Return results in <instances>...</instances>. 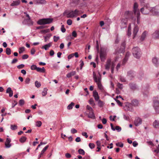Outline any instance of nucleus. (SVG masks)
<instances>
[{
	"label": "nucleus",
	"instance_id": "f3484780",
	"mask_svg": "<svg viewBox=\"0 0 159 159\" xmlns=\"http://www.w3.org/2000/svg\"><path fill=\"white\" fill-rule=\"evenodd\" d=\"M152 37L154 39L159 38V31H156L152 35Z\"/></svg>",
	"mask_w": 159,
	"mask_h": 159
},
{
	"label": "nucleus",
	"instance_id": "ddd939ff",
	"mask_svg": "<svg viewBox=\"0 0 159 159\" xmlns=\"http://www.w3.org/2000/svg\"><path fill=\"white\" fill-rule=\"evenodd\" d=\"M11 142V139L10 138H7L6 139V141L5 143L6 148H8L11 147V144L10 143Z\"/></svg>",
	"mask_w": 159,
	"mask_h": 159
},
{
	"label": "nucleus",
	"instance_id": "69168bd1",
	"mask_svg": "<svg viewBox=\"0 0 159 159\" xmlns=\"http://www.w3.org/2000/svg\"><path fill=\"white\" fill-rule=\"evenodd\" d=\"M86 108H87V109L89 111H93V109L89 105L87 106Z\"/></svg>",
	"mask_w": 159,
	"mask_h": 159
},
{
	"label": "nucleus",
	"instance_id": "6e6552de",
	"mask_svg": "<svg viewBox=\"0 0 159 159\" xmlns=\"http://www.w3.org/2000/svg\"><path fill=\"white\" fill-rule=\"evenodd\" d=\"M127 76L130 80H132L135 76V72L133 70H129L127 72Z\"/></svg>",
	"mask_w": 159,
	"mask_h": 159
},
{
	"label": "nucleus",
	"instance_id": "412c9836",
	"mask_svg": "<svg viewBox=\"0 0 159 159\" xmlns=\"http://www.w3.org/2000/svg\"><path fill=\"white\" fill-rule=\"evenodd\" d=\"M139 31V28L137 26L134 27V29L133 31V38L134 39L135 37L138 32Z\"/></svg>",
	"mask_w": 159,
	"mask_h": 159
},
{
	"label": "nucleus",
	"instance_id": "e2e57ef3",
	"mask_svg": "<svg viewBox=\"0 0 159 159\" xmlns=\"http://www.w3.org/2000/svg\"><path fill=\"white\" fill-rule=\"evenodd\" d=\"M115 65L113 63L111 66V72L112 73H113L114 69L115 67Z\"/></svg>",
	"mask_w": 159,
	"mask_h": 159
},
{
	"label": "nucleus",
	"instance_id": "f8f14e48",
	"mask_svg": "<svg viewBox=\"0 0 159 159\" xmlns=\"http://www.w3.org/2000/svg\"><path fill=\"white\" fill-rule=\"evenodd\" d=\"M139 103L138 101L136 99H133L130 103V104L132 106L134 107H136L138 106Z\"/></svg>",
	"mask_w": 159,
	"mask_h": 159
},
{
	"label": "nucleus",
	"instance_id": "423d86ee",
	"mask_svg": "<svg viewBox=\"0 0 159 159\" xmlns=\"http://www.w3.org/2000/svg\"><path fill=\"white\" fill-rule=\"evenodd\" d=\"M93 78L95 82L97 83L98 88L100 89H101L102 85L101 84V79L98 78V79H97L96 75L94 72H93Z\"/></svg>",
	"mask_w": 159,
	"mask_h": 159
},
{
	"label": "nucleus",
	"instance_id": "473e14b6",
	"mask_svg": "<svg viewBox=\"0 0 159 159\" xmlns=\"http://www.w3.org/2000/svg\"><path fill=\"white\" fill-rule=\"evenodd\" d=\"M48 89L47 88H44L42 92V95L43 96H45L47 94V91Z\"/></svg>",
	"mask_w": 159,
	"mask_h": 159
},
{
	"label": "nucleus",
	"instance_id": "cd10ccee",
	"mask_svg": "<svg viewBox=\"0 0 159 159\" xmlns=\"http://www.w3.org/2000/svg\"><path fill=\"white\" fill-rule=\"evenodd\" d=\"M36 70L39 72L44 73L45 71V69L43 67L42 68L37 67Z\"/></svg>",
	"mask_w": 159,
	"mask_h": 159
},
{
	"label": "nucleus",
	"instance_id": "3c124183",
	"mask_svg": "<svg viewBox=\"0 0 159 159\" xmlns=\"http://www.w3.org/2000/svg\"><path fill=\"white\" fill-rule=\"evenodd\" d=\"M37 68V67L35 65H32L30 67V69L32 70H36Z\"/></svg>",
	"mask_w": 159,
	"mask_h": 159
},
{
	"label": "nucleus",
	"instance_id": "37998d69",
	"mask_svg": "<svg viewBox=\"0 0 159 159\" xmlns=\"http://www.w3.org/2000/svg\"><path fill=\"white\" fill-rule=\"evenodd\" d=\"M114 100L116 101L117 104L120 107L122 106V103L119 100L116 98H114Z\"/></svg>",
	"mask_w": 159,
	"mask_h": 159
},
{
	"label": "nucleus",
	"instance_id": "f03ea898",
	"mask_svg": "<svg viewBox=\"0 0 159 159\" xmlns=\"http://www.w3.org/2000/svg\"><path fill=\"white\" fill-rule=\"evenodd\" d=\"M53 20V19L52 18H43L40 19L38 20L37 23L40 25L50 24L52 23Z\"/></svg>",
	"mask_w": 159,
	"mask_h": 159
},
{
	"label": "nucleus",
	"instance_id": "c9c22d12",
	"mask_svg": "<svg viewBox=\"0 0 159 159\" xmlns=\"http://www.w3.org/2000/svg\"><path fill=\"white\" fill-rule=\"evenodd\" d=\"M137 15V22L138 24H139L140 20V13L136 14Z\"/></svg>",
	"mask_w": 159,
	"mask_h": 159
},
{
	"label": "nucleus",
	"instance_id": "7ed1b4c3",
	"mask_svg": "<svg viewBox=\"0 0 159 159\" xmlns=\"http://www.w3.org/2000/svg\"><path fill=\"white\" fill-rule=\"evenodd\" d=\"M136 15V14H134V13H133V12L131 11H127L125 12L124 16L125 19L128 20L131 19L134 21H135L136 20L135 16Z\"/></svg>",
	"mask_w": 159,
	"mask_h": 159
},
{
	"label": "nucleus",
	"instance_id": "ea45409f",
	"mask_svg": "<svg viewBox=\"0 0 159 159\" xmlns=\"http://www.w3.org/2000/svg\"><path fill=\"white\" fill-rule=\"evenodd\" d=\"M6 52L7 55H10L11 54V50L9 48H7L6 49Z\"/></svg>",
	"mask_w": 159,
	"mask_h": 159
},
{
	"label": "nucleus",
	"instance_id": "09e8293b",
	"mask_svg": "<svg viewBox=\"0 0 159 159\" xmlns=\"http://www.w3.org/2000/svg\"><path fill=\"white\" fill-rule=\"evenodd\" d=\"M59 39L60 38L59 36L57 37L56 36H54L53 37L54 41L55 42H57Z\"/></svg>",
	"mask_w": 159,
	"mask_h": 159
},
{
	"label": "nucleus",
	"instance_id": "bb28decb",
	"mask_svg": "<svg viewBox=\"0 0 159 159\" xmlns=\"http://www.w3.org/2000/svg\"><path fill=\"white\" fill-rule=\"evenodd\" d=\"M76 72L75 71H73L70 73L67 74L66 75V77L67 78H70L71 76L74 75H75Z\"/></svg>",
	"mask_w": 159,
	"mask_h": 159
},
{
	"label": "nucleus",
	"instance_id": "5fc2aeb1",
	"mask_svg": "<svg viewBox=\"0 0 159 159\" xmlns=\"http://www.w3.org/2000/svg\"><path fill=\"white\" fill-rule=\"evenodd\" d=\"M38 2L40 4H45L46 2L45 0H38Z\"/></svg>",
	"mask_w": 159,
	"mask_h": 159
},
{
	"label": "nucleus",
	"instance_id": "aec40b11",
	"mask_svg": "<svg viewBox=\"0 0 159 159\" xmlns=\"http://www.w3.org/2000/svg\"><path fill=\"white\" fill-rule=\"evenodd\" d=\"M147 33L148 32L146 31H144L142 33L140 39L141 41H143L145 39Z\"/></svg>",
	"mask_w": 159,
	"mask_h": 159
},
{
	"label": "nucleus",
	"instance_id": "5701e85b",
	"mask_svg": "<svg viewBox=\"0 0 159 159\" xmlns=\"http://www.w3.org/2000/svg\"><path fill=\"white\" fill-rule=\"evenodd\" d=\"M51 46V43H49L48 44L45 45L43 46L42 47V48L44 49L45 50H48L49 48Z\"/></svg>",
	"mask_w": 159,
	"mask_h": 159
},
{
	"label": "nucleus",
	"instance_id": "a19ab883",
	"mask_svg": "<svg viewBox=\"0 0 159 159\" xmlns=\"http://www.w3.org/2000/svg\"><path fill=\"white\" fill-rule=\"evenodd\" d=\"M127 20L126 19H122L121 20V23L125 25H126L127 23Z\"/></svg>",
	"mask_w": 159,
	"mask_h": 159
},
{
	"label": "nucleus",
	"instance_id": "a211bd4d",
	"mask_svg": "<svg viewBox=\"0 0 159 159\" xmlns=\"http://www.w3.org/2000/svg\"><path fill=\"white\" fill-rule=\"evenodd\" d=\"M6 93H9V96L10 97H11L13 95V92L11 89V88L10 87H8L6 91Z\"/></svg>",
	"mask_w": 159,
	"mask_h": 159
},
{
	"label": "nucleus",
	"instance_id": "1a4fd4ad",
	"mask_svg": "<svg viewBox=\"0 0 159 159\" xmlns=\"http://www.w3.org/2000/svg\"><path fill=\"white\" fill-rule=\"evenodd\" d=\"M151 12L153 15H157L159 14V6L152 7Z\"/></svg>",
	"mask_w": 159,
	"mask_h": 159
},
{
	"label": "nucleus",
	"instance_id": "e433bc0d",
	"mask_svg": "<svg viewBox=\"0 0 159 159\" xmlns=\"http://www.w3.org/2000/svg\"><path fill=\"white\" fill-rule=\"evenodd\" d=\"M78 152L80 154H81L82 155H84L85 154V152L83 149L81 148L79 149Z\"/></svg>",
	"mask_w": 159,
	"mask_h": 159
},
{
	"label": "nucleus",
	"instance_id": "6ab92c4d",
	"mask_svg": "<svg viewBox=\"0 0 159 159\" xmlns=\"http://www.w3.org/2000/svg\"><path fill=\"white\" fill-rule=\"evenodd\" d=\"M111 61L110 60H108L106 62V64L105 65V69L107 70H109L110 66Z\"/></svg>",
	"mask_w": 159,
	"mask_h": 159
},
{
	"label": "nucleus",
	"instance_id": "8fccbe9b",
	"mask_svg": "<svg viewBox=\"0 0 159 159\" xmlns=\"http://www.w3.org/2000/svg\"><path fill=\"white\" fill-rule=\"evenodd\" d=\"M89 148L92 149L95 146V145L93 143H89Z\"/></svg>",
	"mask_w": 159,
	"mask_h": 159
},
{
	"label": "nucleus",
	"instance_id": "a878e982",
	"mask_svg": "<svg viewBox=\"0 0 159 159\" xmlns=\"http://www.w3.org/2000/svg\"><path fill=\"white\" fill-rule=\"evenodd\" d=\"M88 117L89 118L94 119L95 118V116L93 114V111H92L90 112L88 115Z\"/></svg>",
	"mask_w": 159,
	"mask_h": 159
},
{
	"label": "nucleus",
	"instance_id": "dca6fc26",
	"mask_svg": "<svg viewBox=\"0 0 159 159\" xmlns=\"http://www.w3.org/2000/svg\"><path fill=\"white\" fill-rule=\"evenodd\" d=\"M93 96L94 97L95 100L96 101H98L99 100V96L98 95V93L95 90L93 92Z\"/></svg>",
	"mask_w": 159,
	"mask_h": 159
},
{
	"label": "nucleus",
	"instance_id": "b1692460",
	"mask_svg": "<svg viewBox=\"0 0 159 159\" xmlns=\"http://www.w3.org/2000/svg\"><path fill=\"white\" fill-rule=\"evenodd\" d=\"M20 2V1L19 0L14 1L11 4V5L12 6H17L19 4Z\"/></svg>",
	"mask_w": 159,
	"mask_h": 159
},
{
	"label": "nucleus",
	"instance_id": "20e7f679",
	"mask_svg": "<svg viewBox=\"0 0 159 159\" xmlns=\"http://www.w3.org/2000/svg\"><path fill=\"white\" fill-rule=\"evenodd\" d=\"M132 53L134 57L137 58L140 57L141 55L140 49L138 47H135L132 49Z\"/></svg>",
	"mask_w": 159,
	"mask_h": 159
},
{
	"label": "nucleus",
	"instance_id": "0eeeda50",
	"mask_svg": "<svg viewBox=\"0 0 159 159\" xmlns=\"http://www.w3.org/2000/svg\"><path fill=\"white\" fill-rule=\"evenodd\" d=\"M99 55L101 61L102 62L104 61L106 59L107 55L106 51L101 48Z\"/></svg>",
	"mask_w": 159,
	"mask_h": 159
},
{
	"label": "nucleus",
	"instance_id": "4c0bfd02",
	"mask_svg": "<svg viewBox=\"0 0 159 159\" xmlns=\"http://www.w3.org/2000/svg\"><path fill=\"white\" fill-rule=\"evenodd\" d=\"M49 147L48 145H47L46 147H45L42 150L41 152V155H43L44 152L46 151V150Z\"/></svg>",
	"mask_w": 159,
	"mask_h": 159
},
{
	"label": "nucleus",
	"instance_id": "603ef678",
	"mask_svg": "<svg viewBox=\"0 0 159 159\" xmlns=\"http://www.w3.org/2000/svg\"><path fill=\"white\" fill-rule=\"evenodd\" d=\"M61 32L63 33H64L66 31V29L64 27V25H62L61 26Z\"/></svg>",
	"mask_w": 159,
	"mask_h": 159
},
{
	"label": "nucleus",
	"instance_id": "9b49d317",
	"mask_svg": "<svg viewBox=\"0 0 159 159\" xmlns=\"http://www.w3.org/2000/svg\"><path fill=\"white\" fill-rule=\"evenodd\" d=\"M142 120L139 117H136L134 121V124L136 126H137L141 124Z\"/></svg>",
	"mask_w": 159,
	"mask_h": 159
},
{
	"label": "nucleus",
	"instance_id": "4d7b16f0",
	"mask_svg": "<svg viewBox=\"0 0 159 159\" xmlns=\"http://www.w3.org/2000/svg\"><path fill=\"white\" fill-rule=\"evenodd\" d=\"M115 129L116 130H117V131L118 132L120 131L121 130V128L120 126H116Z\"/></svg>",
	"mask_w": 159,
	"mask_h": 159
},
{
	"label": "nucleus",
	"instance_id": "58836bf2",
	"mask_svg": "<svg viewBox=\"0 0 159 159\" xmlns=\"http://www.w3.org/2000/svg\"><path fill=\"white\" fill-rule=\"evenodd\" d=\"M116 145L117 146L120 147L121 148L123 147L124 146L123 143L121 142H118L116 143Z\"/></svg>",
	"mask_w": 159,
	"mask_h": 159
},
{
	"label": "nucleus",
	"instance_id": "79ce46f5",
	"mask_svg": "<svg viewBox=\"0 0 159 159\" xmlns=\"http://www.w3.org/2000/svg\"><path fill=\"white\" fill-rule=\"evenodd\" d=\"M42 124V122L40 121H37L36 122V126L39 127Z\"/></svg>",
	"mask_w": 159,
	"mask_h": 159
},
{
	"label": "nucleus",
	"instance_id": "4be33fe9",
	"mask_svg": "<svg viewBox=\"0 0 159 159\" xmlns=\"http://www.w3.org/2000/svg\"><path fill=\"white\" fill-rule=\"evenodd\" d=\"M129 86L130 89L132 90H134L136 89V85L134 83H130L129 84Z\"/></svg>",
	"mask_w": 159,
	"mask_h": 159
},
{
	"label": "nucleus",
	"instance_id": "774afa93",
	"mask_svg": "<svg viewBox=\"0 0 159 159\" xmlns=\"http://www.w3.org/2000/svg\"><path fill=\"white\" fill-rule=\"evenodd\" d=\"M128 59V58L125 57L123 61L122 64H125L127 61Z\"/></svg>",
	"mask_w": 159,
	"mask_h": 159
},
{
	"label": "nucleus",
	"instance_id": "72a5a7b5",
	"mask_svg": "<svg viewBox=\"0 0 159 159\" xmlns=\"http://www.w3.org/2000/svg\"><path fill=\"white\" fill-rule=\"evenodd\" d=\"M35 86L37 87V88H39L41 85V84L39 82H38L37 81H35Z\"/></svg>",
	"mask_w": 159,
	"mask_h": 159
},
{
	"label": "nucleus",
	"instance_id": "de8ad7c7",
	"mask_svg": "<svg viewBox=\"0 0 159 159\" xmlns=\"http://www.w3.org/2000/svg\"><path fill=\"white\" fill-rule=\"evenodd\" d=\"M40 32L41 33H47L50 32V30L48 29L46 30H41Z\"/></svg>",
	"mask_w": 159,
	"mask_h": 159
},
{
	"label": "nucleus",
	"instance_id": "6e6d98bb",
	"mask_svg": "<svg viewBox=\"0 0 159 159\" xmlns=\"http://www.w3.org/2000/svg\"><path fill=\"white\" fill-rule=\"evenodd\" d=\"M71 132L72 134H74L77 133V130L75 129L72 128L71 130Z\"/></svg>",
	"mask_w": 159,
	"mask_h": 159
},
{
	"label": "nucleus",
	"instance_id": "f257e3e1",
	"mask_svg": "<svg viewBox=\"0 0 159 159\" xmlns=\"http://www.w3.org/2000/svg\"><path fill=\"white\" fill-rule=\"evenodd\" d=\"M143 7L140 10L141 12L143 14H148L150 12H151L152 7H150L148 3L143 5Z\"/></svg>",
	"mask_w": 159,
	"mask_h": 159
},
{
	"label": "nucleus",
	"instance_id": "0e129e2a",
	"mask_svg": "<svg viewBox=\"0 0 159 159\" xmlns=\"http://www.w3.org/2000/svg\"><path fill=\"white\" fill-rule=\"evenodd\" d=\"M30 81V79L29 78H27L25 80V82L26 84H28L29 83Z\"/></svg>",
	"mask_w": 159,
	"mask_h": 159
},
{
	"label": "nucleus",
	"instance_id": "2eb2a0df",
	"mask_svg": "<svg viewBox=\"0 0 159 159\" xmlns=\"http://www.w3.org/2000/svg\"><path fill=\"white\" fill-rule=\"evenodd\" d=\"M153 107L156 109L159 107V101L157 100L153 99Z\"/></svg>",
	"mask_w": 159,
	"mask_h": 159
},
{
	"label": "nucleus",
	"instance_id": "49530a36",
	"mask_svg": "<svg viewBox=\"0 0 159 159\" xmlns=\"http://www.w3.org/2000/svg\"><path fill=\"white\" fill-rule=\"evenodd\" d=\"M19 53L20 54L21 53L25 50V48L24 47H22L20 48L19 49Z\"/></svg>",
	"mask_w": 159,
	"mask_h": 159
},
{
	"label": "nucleus",
	"instance_id": "13d9d810",
	"mask_svg": "<svg viewBox=\"0 0 159 159\" xmlns=\"http://www.w3.org/2000/svg\"><path fill=\"white\" fill-rule=\"evenodd\" d=\"M25 66V65L23 64H21L17 66V68L19 69L23 68Z\"/></svg>",
	"mask_w": 159,
	"mask_h": 159
},
{
	"label": "nucleus",
	"instance_id": "680f3d73",
	"mask_svg": "<svg viewBox=\"0 0 159 159\" xmlns=\"http://www.w3.org/2000/svg\"><path fill=\"white\" fill-rule=\"evenodd\" d=\"M65 157L67 158H69L71 157V155L69 153H67L65 154Z\"/></svg>",
	"mask_w": 159,
	"mask_h": 159
},
{
	"label": "nucleus",
	"instance_id": "a18cd8bd",
	"mask_svg": "<svg viewBox=\"0 0 159 159\" xmlns=\"http://www.w3.org/2000/svg\"><path fill=\"white\" fill-rule=\"evenodd\" d=\"M89 103L90 104L94 105H95V104L94 102V101L92 98H91L89 100Z\"/></svg>",
	"mask_w": 159,
	"mask_h": 159
},
{
	"label": "nucleus",
	"instance_id": "c03bdc74",
	"mask_svg": "<svg viewBox=\"0 0 159 159\" xmlns=\"http://www.w3.org/2000/svg\"><path fill=\"white\" fill-rule=\"evenodd\" d=\"M19 104L20 106H22L25 104V101L23 99L20 100L19 101Z\"/></svg>",
	"mask_w": 159,
	"mask_h": 159
},
{
	"label": "nucleus",
	"instance_id": "4468645a",
	"mask_svg": "<svg viewBox=\"0 0 159 159\" xmlns=\"http://www.w3.org/2000/svg\"><path fill=\"white\" fill-rule=\"evenodd\" d=\"M152 61L155 66L157 67L159 64V59L156 57H154L152 59Z\"/></svg>",
	"mask_w": 159,
	"mask_h": 159
},
{
	"label": "nucleus",
	"instance_id": "39448f33",
	"mask_svg": "<svg viewBox=\"0 0 159 159\" xmlns=\"http://www.w3.org/2000/svg\"><path fill=\"white\" fill-rule=\"evenodd\" d=\"M80 14V11L77 10L75 9V11H71L69 13L67 14L68 18H72L76 16L79 15Z\"/></svg>",
	"mask_w": 159,
	"mask_h": 159
},
{
	"label": "nucleus",
	"instance_id": "f704fd0d",
	"mask_svg": "<svg viewBox=\"0 0 159 159\" xmlns=\"http://www.w3.org/2000/svg\"><path fill=\"white\" fill-rule=\"evenodd\" d=\"M11 129L13 130H15L17 129V126L16 125H11Z\"/></svg>",
	"mask_w": 159,
	"mask_h": 159
},
{
	"label": "nucleus",
	"instance_id": "052dcab7",
	"mask_svg": "<svg viewBox=\"0 0 159 159\" xmlns=\"http://www.w3.org/2000/svg\"><path fill=\"white\" fill-rule=\"evenodd\" d=\"M29 57L28 55L27 54H24L22 56V59H27Z\"/></svg>",
	"mask_w": 159,
	"mask_h": 159
},
{
	"label": "nucleus",
	"instance_id": "7c9ffc66",
	"mask_svg": "<svg viewBox=\"0 0 159 159\" xmlns=\"http://www.w3.org/2000/svg\"><path fill=\"white\" fill-rule=\"evenodd\" d=\"M75 105V103L71 102L67 107V108L68 110H70Z\"/></svg>",
	"mask_w": 159,
	"mask_h": 159
},
{
	"label": "nucleus",
	"instance_id": "bf43d9fd",
	"mask_svg": "<svg viewBox=\"0 0 159 159\" xmlns=\"http://www.w3.org/2000/svg\"><path fill=\"white\" fill-rule=\"evenodd\" d=\"M72 36L75 38L77 37V33L75 31H74L72 32Z\"/></svg>",
	"mask_w": 159,
	"mask_h": 159
},
{
	"label": "nucleus",
	"instance_id": "393cba45",
	"mask_svg": "<svg viewBox=\"0 0 159 159\" xmlns=\"http://www.w3.org/2000/svg\"><path fill=\"white\" fill-rule=\"evenodd\" d=\"M153 125L155 128L159 129V121L155 120L153 123Z\"/></svg>",
	"mask_w": 159,
	"mask_h": 159
},
{
	"label": "nucleus",
	"instance_id": "9d476101",
	"mask_svg": "<svg viewBox=\"0 0 159 159\" xmlns=\"http://www.w3.org/2000/svg\"><path fill=\"white\" fill-rule=\"evenodd\" d=\"M138 5L136 2H135L134 3V9H133V11L134 13L135 14H138L139 13V14L140 13V12L139 11V9L138 8Z\"/></svg>",
	"mask_w": 159,
	"mask_h": 159
},
{
	"label": "nucleus",
	"instance_id": "2f4dec72",
	"mask_svg": "<svg viewBox=\"0 0 159 159\" xmlns=\"http://www.w3.org/2000/svg\"><path fill=\"white\" fill-rule=\"evenodd\" d=\"M26 138L24 136L22 137L20 139V141L22 143H24L26 140Z\"/></svg>",
	"mask_w": 159,
	"mask_h": 159
},
{
	"label": "nucleus",
	"instance_id": "c85d7f7f",
	"mask_svg": "<svg viewBox=\"0 0 159 159\" xmlns=\"http://www.w3.org/2000/svg\"><path fill=\"white\" fill-rule=\"evenodd\" d=\"M26 16L28 17L27 19H26L25 20L28 21H29L31 22V25H32L33 24V23L32 21H31V18L30 17V16L29 14H26Z\"/></svg>",
	"mask_w": 159,
	"mask_h": 159
},
{
	"label": "nucleus",
	"instance_id": "c756f323",
	"mask_svg": "<svg viewBox=\"0 0 159 159\" xmlns=\"http://www.w3.org/2000/svg\"><path fill=\"white\" fill-rule=\"evenodd\" d=\"M103 105H104V102L103 101H101L100 100H98V105L99 107H103Z\"/></svg>",
	"mask_w": 159,
	"mask_h": 159
},
{
	"label": "nucleus",
	"instance_id": "338daca9",
	"mask_svg": "<svg viewBox=\"0 0 159 159\" xmlns=\"http://www.w3.org/2000/svg\"><path fill=\"white\" fill-rule=\"evenodd\" d=\"M18 61V60L16 58L14 59L12 61L11 63L12 64H14Z\"/></svg>",
	"mask_w": 159,
	"mask_h": 159
},
{
	"label": "nucleus",
	"instance_id": "864d4df0",
	"mask_svg": "<svg viewBox=\"0 0 159 159\" xmlns=\"http://www.w3.org/2000/svg\"><path fill=\"white\" fill-rule=\"evenodd\" d=\"M72 21L71 19H68L67 21V24L68 25H71L72 24Z\"/></svg>",
	"mask_w": 159,
	"mask_h": 159
}]
</instances>
